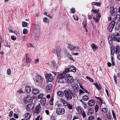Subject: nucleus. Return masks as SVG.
I'll list each match as a JSON object with an SVG mask.
<instances>
[{"label":"nucleus","instance_id":"f257e3e1","mask_svg":"<svg viewBox=\"0 0 120 120\" xmlns=\"http://www.w3.org/2000/svg\"><path fill=\"white\" fill-rule=\"evenodd\" d=\"M111 38L113 41L120 42V35L118 32H116L114 34H112Z\"/></svg>","mask_w":120,"mask_h":120},{"label":"nucleus","instance_id":"f03ea898","mask_svg":"<svg viewBox=\"0 0 120 120\" xmlns=\"http://www.w3.org/2000/svg\"><path fill=\"white\" fill-rule=\"evenodd\" d=\"M64 96L68 100H71L72 98L71 94H72L71 92L68 90H65L64 91Z\"/></svg>","mask_w":120,"mask_h":120},{"label":"nucleus","instance_id":"7ed1b4c3","mask_svg":"<svg viewBox=\"0 0 120 120\" xmlns=\"http://www.w3.org/2000/svg\"><path fill=\"white\" fill-rule=\"evenodd\" d=\"M56 112L58 115H62L65 113V110L64 108L59 106L58 105L56 109Z\"/></svg>","mask_w":120,"mask_h":120},{"label":"nucleus","instance_id":"20e7f679","mask_svg":"<svg viewBox=\"0 0 120 120\" xmlns=\"http://www.w3.org/2000/svg\"><path fill=\"white\" fill-rule=\"evenodd\" d=\"M76 109L77 112L79 114H81L83 118L86 117V114L83 109L78 106L77 107Z\"/></svg>","mask_w":120,"mask_h":120},{"label":"nucleus","instance_id":"39448f33","mask_svg":"<svg viewBox=\"0 0 120 120\" xmlns=\"http://www.w3.org/2000/svg\"><path fill=\"white\" fill-rule=\"evenodd\" d=\"M65 78L67 80V81L68 83H71L73 81V77L70 76L69 74H67L65 76Z\"/></svg>","mask_w":120,"mask_h":120},{"label":"nucleus","instance_id":"423d86ee","mask_svg":"<svg viewBox=\"0 0 120 120\" xmlns=\"http://www.w3.org/2000/svg\"><path fill=\"white\" fill-rule=\"evenodd\" d=\"M110 13L111 14V15L114 16L117 13V9L116 8H114L113 7L110 8Z\"/></svg>","mask_w":120,"mask_h":120},{"label":"nucleus","instance_id":"0eeeda50","mask_svg":"<svg viewBox=\"0 0 120 120\" xmlns=\"http://www.w3.org/2000/svg\"><path fill=\"white\" fill-rule=\"evenodd\" d=\"M24 99L26 102H31L33 101V97L31 95H27L25 96Z\"/></svg>","mask_w":120,"mask_h":120},{"label":"nucleus","instance_id":"6e6552de","mask_svg":"<svg viewBox=\"0 0 120 120\" xmlns=\"http://www.w3.org/2000/svg\"><path fill=\"white\" fill-rule=\"evenodd\" d=\"M115 22L114 21H112L108 26V30L109 32H111L115 25Z\"/></svg>","mask_w":120,"mask_h":120},{"label":"nucleus","instance_id":"1a4fd4ad","mask_svg":"<svg viewBox=\"0 0 120 120\" xmlns=\"http://www.w3.org/2000/svg\"><path fill=\"white\" fill-rule=\"evenodd\" d=\"M45 78L48 82H52L53 80V77L51 74H47L45 75Z\"/></svg>","mask_w":120,"mask_h":120},{"label":"nucleus","instance_id":"9d476101","mask_svg":"<svg viewBox=\"0 0 120 120\" xmlns=\"http://www.w3.org/2000/svg\"><path fill=\"white\" fill-rule=\"evenodd\" d=\"M41 107L40 104L37 105L34 111L35 113H38L40 112L41 110Z\"/></svg>","mask_w":120,"mask_h":120},{"label":"nucleus","instance_id":"9b49d317","mask_svg":"<svg viewBox=\"0 0 120 120\" xmlns=\"http://www.w3.org/2000/svg\"><path fill=\"white\" fill-rule=\"evenodd\" d=\"M35 80L36 82L38 83L41 82L42 81V77L39 75H37L35 78Z\"/></svg>","mask_w":120,"mask_h":120},{"label":"nucleus","instance_id":"f8f14e48","mask_svg":"<svg viewBox=\"0 0 120 120\" xmlns=\"http://www.w3.org/2000/svg\"><path fill=\"white\" fill-rule=\"evenodd\" d=\"M52 85L51 84H48L47 86L46 89V91L48 92H50L52 91Z\"/></svg>","mask_w":120,"mask_h":120},{"label":"nucleus","instance_id":"ddd939ff","mask_svg":"<svg viewBox=\"0 0 120 120\" xmlns=\"http://www.w3.org/2000/svg\"><path fill=\"white\" fill-rule=\"evenodd\" d=\"M76 68H67L64 72L65 73L69 71L75 72L76 71Z\"/></svg>","mask_w":120,"mask_h":120},{"label":"nucleus","instance_id":"4468645a","mask_svg":"<svg viewBox=\"0 0 120 120\" xmlns=\"http://www.w3.org/2000/svg\"><path fill=\"white\" fill-rule=\"evenodd\" d=\"M34 38L36 40H37L39 38V34L37 31H35L34 33Z\"/></svg>","mask_w":120,"mask_h":120},{"label":"nucleus","instance_id":"2eb2a0df","mask_svg":"<svg viewBox=\"0 0 120 120\" xmlns=\"http://www.w3.org/2000/svg\"><path fill=\"white\" fill-rule=\"evenodd\" d=\"M46 102V99L45 98H41L40 100L42 106L45 105Z\"/></svg>","mask_w":120,"mask_h":120},{"label":"nucleus","instance_id":"dca6fc26","mask_svg":"<svg viewBox=\"0 0 120 120\" xmlns=\"http://www.w3.org/2000/svg\"><path fill=\"white\" fill-rule=\"evenodd\" d=\"M33 108V104H28L26 107V109L27 110L30 111Z\"/></svg>","mask_w":120,"mask_h":120},{"label":"nucleus","instance_id":"f3484780","mask_svg":"<svg viewBox=\"0 0 120 120\" xmlns=\"http://www.w3.org/2000/svg\"><path fill=\"white\" fill-rule=\"evenodd\" d=\"M26 62L28 63H30L31 60V59L29 57V55L28 53L26 55Z\"/></svg>","mask_w":120,"mask_h":120},{"label":"nucleus","instance_id":"a211bd4d","mask_svg":"<svg viewBox=\"0 0 120 120\" xmlns=\"http://www.w3.org/2000/svg\"><path fill=\"white\" fill-rule=\"evenodd\" d=\"M60 101L64 105L67 106V102L65 99L62 98H60Z\"/></svg>","mask_w":120,"mask_h":120},{"label":"nucleus","instance_id":"6ab92c4d","mask_svg":"<svg viewBox=\"0 0 120 120\" xmlns=\"http://www.w3.org/2000/svg\"><path fill=\"white\" fill-rule=\"evenodd\" d=\"M50 67L52 68L57 67L56 64L53 61L51 62L50 64Z\"/></svg>","mask_w":120,"mask_h":120},{"label":"nucleus","instance_id":"aec40b11","mask_svg":"<svg viewBox=\"0 0 120 120\" xmlns=\"http://www.w3.org/2000/svg\"><path fill=\"white\" fill-rule=\"evenodd\" d=\"M73 88L74 90L77 92L78 91V85L76 84H74L73 85Z\"/></svg>","mask_w":120,"mask_h":120},{"label":"nucleus","instance_id":"412c9836","mask_svg":"<svg viewBox=\"0 0 120 120\" xmlns=\"http://www.w3.org/2000/svg\"><path fill=\"white\" fill-rule=\"evenodd\" d=\"M95 103V101L94 100L91 99L88 102V105L90 106L93 105Z\"/></svg>","mask_w":120,"mask_h":120},{"label":"nucleus","instance_id":"4be33fe9","mask_svg":"<svg viewBox=\"0 0 120 120\" xmlns=\"http://www.w3.org/2000/svg\"><path fill=\"white\" fill-rule=\"evenodd\" d=\"M61 52V49L60 48H58L56 50V54L57 56L59 58L60 57V53Z\"/></svg>","mask_w":120,"mask_h":120},{"label":"nucleus","instance_id":"5701e85b","mask_svg":"<svg viewBox=\"0 0 120 120\" xmlns=\"http://www.w3.org/2000/svg\"><path fill=\"white\" fill-rule=\"evenodd\" d=\"M30 115L29 113H26L24 115V118L26 119L27 120L29 119L30 118Z\"/></svg>","mask_w":120,"mask_h":120},{"label":"nucleus","instance_id":"b1692460","mask_svg":"<svg viewBox=\"0 0 120 120\" xmlns=\"http://www.w3.org/2000/svg\"><path fill=\"white\" fill-rule=\"evenodd\" d=\"M57 95L60 97H63L64 95V92H63L61 91H59L57 93Z\"/></svg>","mask_w":120,"mask_h":120},{"label":"nucleus","instance_id":"393cba45","mask_svg":"<svg viewBox=\"0 0 120 120\" xmlns=\"http://www.w3.org/2000/svg\"><path fill=\"white\" fill-rule=\"evenodd\" d=\"M39 92V90L37 89H33L32 90V93L34 94H38Z\"/></svg>","mask_w":120,"mask_h":120},{"label":"nucleus","instance_id":"a878e982","mask_svg":"<svg viewBox=\"0 0 120 120\" xmlns=\"http://www.w3.org/2000/svg\"><path fill=\"white\" fill-rule=\"evenodd\" d=\"M91 47L94 51H96V50L98 48V47L94 44H91Z\"/></svg>","mask_w":120,"mask_h":120},{"label":"nucleus","instance_id":"bb28decb","mask_svg":"<svg viewBox=\"0 0 120 120\" xmlns=\"http://www.w3.org/2000/svg\"><path fill=\"white\" fill-rule=\"evenodd\" d=\"M68 48L72 51L75 50V49H77L76 47H74L71 45H69L68 46Z\"/></svg>","mask_w":120,"mask_h":120},{"label":"nucleus","instance_id":"cd10ccee","mask_svg":"<svg viewBox=\"0 0 120 120\" xmlns=\"http://www.w3.org/2000/svg\"><path fill=\"white\" fill-rule=\"evenodd\" d=\"M93 112V109H90L88 111L87 114L88 115H90V114H92Z\"/></svg>","mask_w":120,"mask_h":120},{"label":"nucleus","instance_id":"c85d7f7f","mask_svg":"<svg viewBox=\"0 0 120 120\" xmlns=\"http://www.w3.org/2000/svg\"><path fill=\"white\" fill-rule=\"evenodd\" d=\"M116 52L115 53L116 54H117L119 53V52L120 51V47L119 46H116Z\"/></svg>","mask_w":120,"mask_h":120},{"label":"nucleus","instance_id":"c756f323","mask_svg":"<svg viewBox=\"0 0 120 120\" xmlns=\"http://www.w3.org/2000/svg\"><path fill=\"white\" fill-rule=\"evenodd\" d=\"M94 84L96 88L98 90L101 89V86L99 84H98V83H96Z\"/></svg>","mask_w":120,"mask_h":120},{"label":"nucleus","instance_id":"7c9ffc66","mask_svg":"<svg viewBox=\"0 0 120 120\" xmlns=\"http://www.w3.org/2000/svg\"><path fill=\"white\" fill-rule=\"evenodd\" d=\"M26 91L27 93H30L31 91V89L28 86H26Z\"/></svg>","mask_w":120,"mask_h":120},{"label":"nucleus","instance_id":"2f4dec72","mask_svg":"<svg viewBox=\"0 0 120 120\" xmlns=\"http://www.w3.org/2000/svg\"><path fill=\"white\" fill-rule=\"evenodd\" d=\"M111 51V54L112 55H113L114 54L115 52L114 47H112Z\"/></svg>","mask_w":120,"mask_h":120},{"label":"nucleus","instance_id":"473e14b6","mask_svg":"<svg viewBox=\"0 0 120 120\" xmlns=\"http://www.w3.org/2000/svg\"><path fill=\"white\" fill-rule=\"evenodd\" d=\"M64 72H65L62 73H61L59 74L58 75V76L60 77H61L62 78H64V77H65V74Z\"/></svg>","mask_w":120,"mask_h":120},{"label":"nucleus","instance_id":"72a5a7b5","mask_svg":"<svg viewBox=\"0 0 120 120\" xmlns=\"http://www.w3.org/2000/svg\"><path fill=\"white\" fill-rule=\"evenodd\" d=\"M57 80L59 82L61 83H63L64 82V79L62 78L59 79H57Z\"/></svg>","mask_w":120,"mask_h":120},{"label":"nucleus","instance_id":"f704fd0d","mask_svg":"<svg viewBox=\"0 0 120 120\" xmlns=\"http://www.w3.org/2000/svg\"><path fill=\"white\" fill-rule=\"evenodd\" d=\"M44 95V94H43L41 93L38 96V99H41L43 98L42 97Z\"/></svg>","mask_w":120,"mask_h":120},{"label":"nucleus","instance_id":"c9c22d12","mask_svg":"<svg viewBox=\"0 0 120 120\" xmlns=\"http://www.w3.org/2000/svg\"><path fill=\"white\" fill-rule=\"evenodd\" d=\"M83 99L85 101H87L88 99V97L86 95H85L83 97Z\"/></svg>","mask_w":120,"mask_h":120},{"label":"nucleus","instance_id":"e433bc0d","mask_svg":"<svg viewBox=\"0 0 120 120\" xmlns=\"http://www.w3.org/2000/svg\"><path fill=\"white\" fill-rule=\"evenodd\" d=\"M106 118L109 120H111V118L110 117V115L109 113L106 114Z\"/></svg>","mask_w":120,"mask_h":120},{"label":"nucleus","instance_id":"4c0bfd02","mask_svg":"<svg viewBox=\"0 0 120 120\" xmlns=\"http://www.w3.org/2000/svg\"><path fill=\"white\" fill-rule=\"evenodd\" d=\"M28 24V23L25 22H22V25L23 27H26L27 26Z\"/></svg>","mask_w":120,"mask_h":120},{"label":"nucleus","instance_id":"58836bf2","mask_svg":"<svg viewBox=\"0 0 120 120\" xmlns=\"http://www.w3.org/2000/svg\"><path fill=\"white\" fill-rule=\"evenodd\" d=\"M112 115L113 116L114 119L115 120H116V115L113 111L112 110Z\"/></svg>","mask_w":120,"mask_h":120},{"label":"nucleus","instance_id":"ea45409f","mask_svg":"<svg viewBox=\"0 0 120 120\" xmlns=\"http://www.w3.org/2000/svg\"><path fill=\"white\" fill-rule=\"evenodd\" d=\"M82 25H83V26L84 28H85V27H86V20L85 21H84L82 22Z\"/></svg>","mask_w":120,"mask_h":120},{"label":"nucleus","instance_id":"a19ab883","mask_svg":"<svg viewBox=\"0 0 120 120\" xmlns=\"http://www.w3.org/2000/svg\"><path fill=\"white\" fill-rule=\"evenodd\" d=\"M111 63L112 66L115 65V63L114 62V59L113 57H111Z\"/></svg>","mask_w":120,"mask_h":120},{"label":"nucleus","instance_id":"79ce46f5","mask_svg":"<svg viewBox=\"0 0 120 120\" xmlns=\"http://www.w3.org/2000/svg\"><path fill=\"white\" fill-rule=\"evenodd\" d=\"M80 101L83 104V106L85 109H86L87 108V105L85 103H84L82 101V100H80Z\"/></svg>","mask_w":120,"mask_h":120},{"label":"nucleus","instance_id":"37998d69","mask_svg":"<svg viewBox=\"0 0 120 120\" xmlns=\"http://www.w3.org/2000/svg\"><path fill=\"white\" fill-rule=\"evenodd\" d=\"M98 11L97 10H94L92 9L91 11V12L93 14H95V13H97Z\"/></svg>","mask_w":120,"mask_h":120},{"label":"nucleus","instance_id":"c03bdc74","mask_svg":"<svg viewBox=\"0 0 120 120\" xmlns=\"http://www.w3.org/2000/svg\"><path fill=\"white\" fill-rule=\"evenodd\" d=\"M89 120H94V117L93 116H91L89 117L88 118Z\"/></svg>","mask_w":120,"mask_h":120},{"label":"nucleus","instance_id":"a18cd8bd","mask_svg":"<svg viewBox=\"0 0 120 120\" xmlns=\"http://www.w3.org/2000/svg\"><path fill=\"white\" fill-rule=\"evenodd\" d=\"M67 106L68 107V108L70 109H72V106L70 104H68L67 103Z\"/></svg>","mask_w":120,"mask_h":120},{"label":"nucleus","instance_id":"49530a36","mask_svg":"<svg viewBox=\"0 0 120 120\" xmlns=\"http://www.w3.org/2000/svg\"><path fill=\"white\" fill-rule=\"evenodd\" d=\"M73 17L74 20H75L77 21L78 20V17L76 15H73Z\"/></svg>","mask_w":120,"mask_h":120},{"label":"nucleus","instance_id":"de8ad7c7","mask_svg":"<svg viewBox=\"0 0 120 120\" xmlns=\"http://www.w3.org/2000/svg\"><path fill=\"white\" fill-rule=\"evenodd\" d=\"M86 77L87 79H89L90 81L91 82H92L93 81V79L90 77L87 76Z\"/></svg>","mask_w":120,"mask_h":120},{"label":"nucleus","instance_id":"09e8293b","mask_svg":"<svg viewBox=\"0 0 120 120\" xmlns=\"http://www.w3.org/2000/svg\"><path fill=\"white\" fill-rule=\"evenodd\" d=\"M102 111L104 113H106L107 111V109L105 108H103L102 109Z\"/></svg>","mask_w":120,"mask_h":120},{"label":"nucleus","instance_id":"8fccbe9b","mask_svg":"<svg viewBox=\"0 0 120 120\" xmlns=\"http://www.w3.org/2000/svg\"><path fill=\"white\" fill-rule=\"evenodd\" d=\"M27 30L26 29H24L23 30V34H26L27 33Z\"/></svg>","mask_w":120,"mask_h":120},{"label":"nucleus","instance_id":"3c124183","mask_svg":"<svg viewBox=\"0 0 120 120\" xmlns=\"http://www.w3.org/2000/svg\"><path fill=\"white\" fill-rule=\"evenodd\" d=\"M96 13V15L97 17V18L99 19L100 17V16L99 15V13L98 12Z\"/></svg>","mask_w":120,"mask_h":120},{"label":"nucleus","instance_id":"603ef678","mask_svg":"<svg viewBox=\"0 0 120 120\" xmlns=\"http://www.w3.org/2000/svg\"><path fill=\"white\" fill-rule=\"evenodd\" d=\"M99 19L98 18H93V19L94 20L95 22L98 23L99 22Z\"/></svg>","mask_w":120,"mask_h":120},{"label":"nucleus","instance_id":"864d4df0","mask_svg":"<svg viewBox=\"0 0 120 120\" xmlns=\"http://www.w3.org/2000/svg\"><path fill=\"white\" fill-rule=\"evenodd\" d=\"M120 15L119 14H117V15H116V17L115 18V19H118L119 20L120 19Z\"/></svg>","mask_w":120,"mask_h":120},{"label":"nucleus","instance_id":"5fc2aeb1","mask_svg":"<svg viewBox=\"0 0 120 120\" xmlns=\"http://www.w3.org/2000/svg\"><path fill=\"white\" fill-rule=\"evenodd\" d=\"M99 108V107L97 105H96L95 107V111L97 112L98 110V109Z\"/></svg>","mask_w":120,"mask_h":120},{"label":"nucleus","instance_id":"6e6d98bb","mask_svg":"<svg viewBox=\"0 0 120 120\" xmlns=\"http://www.w3.org/2000/svg\"><path fill=\"white\" fill-rule=\"evenodd\" d=\"M11 70L10 69H8L7 70V73L9 75L11 74Z\"/></svg>","mask_w":120,"mask_h":120},{"label":"nucleus","instance_id":"4d7b16f0","mask_svg":"<svg viewBox=\"0 0 120 120\" xmlns=\"http://www.w3.org/2000/svg\"><path fill=\"white\" fill-rule=\"evenodd\" d=\"M18 114H15L14 116V117L15 118H19Z\"/></svg>","mask_w":120,"mask_h":120},{"label":"nucleus","instance_id":"13d9d810","mask_svg":"<svg viewBox=\"0 0 120 120\" xmlns=\"http://www.w3.org/2000/svg\"><path fill=\"white\" fill-rule=\"evenodd\" d=\"M11 38L12 40H15L16 39L15 37L14 36L12 35L11 37Z\"/></svg>","mask_w":120,"mask_h":120},{"label":"nucleus","instance_id":"bf43d9fd","mask_svg":"<svg viewBox=\"0 0 120 120\" xmlns=\"http://www.w3.org/2000/svg\"><path fill=\"white\" fill-rule=\"evenodd\" d=\"M45 112L47 115H49V112L48 110H45Z\"/></svg>","mask_w":120,"mask_h":120},{"label":"nucleus","instance_id":"052dcab7","mask_svg":"<svg viewBox=\"0 0 120 120\" xmlns=\"http://www.w3.org/2000/svg\"><path fill=\"white\" fill-rule=\"evenodd\" d=\"M4 46H5V47H8V48H10V47H11V46H10V45H9L8 44H5L4 45Z\"/></svg>","mask_w":120,"mask_h":120},{"label":"nucleus","instance_id":"680f3d73","mask_svg":"<svg viewBox=\"0 0 120 120\" xmlns=\"http://www.w3.org/2000/svg\"><path fill=\"white\" fill-rule=\"evenodd\" d=\"M117 57L118 59L120 60V51L119 52V53H118Z\"/></svg>","mask_w":120,"mask_h":120},{"label":"nucleus","instance_id":"e2e57ef3","mask_svg":"<svg viewBox=\"0 0 120 120\" xmlns=\"http://www.w3.org/2000/svg\"><path fill=\"white\" fill-rule=\"evenodd\" d=\"M69 58L70 59H71V60H72L74 61V60L73 59V58H72L71 56V55H70L69 56Z\"/></svg>","mask_w":120,"mask_h":120},{"label":"nucleus","instance_id":"0e129e2a","mask_svg":"<svg viewBox=\"0 0 120 120\" xmlns=\"http://www.w3.org/2000/svg\"><path fill=\"white\" fill-rule=\"evenodd\" d=\"M71 11L72 13H74L75 11V10L74 8H72L71 10Z\"/></svg>","mask_w":120,"mask_h":120},{"label":"nucleus","instance_id":"69168bd1","mask_svg":"<svg viewBox=\"0 0 120 120\" xmlns=\"http://www.w3.org/2000/svg\"><path fill=\"white\" fill-rule=\"evenodd\" d=\"M47 20V19L46 17L44 18L43 19V21L45 22H46Z\"/></svg>","mask_w":120,"mask_h":120},{"label":"nucleus","instance_id":"338daca9","mask_svg":"<svg viewBox=\"0 0 120 120\" xmlns=\"http://www.w3.org/2000/svg\"><path fill=\"white\" fill-rule=\"evenodd\" d=\"M13 112H12V111H11L10 112L9 114V116H12Z\"/></svg>","mask_w":120,"mask_h":120},{"label":"nucleus","instance_id":"774afa93","mask_svg":"<svg viewBox=\"0 0 120 120\" xmlns=\"http://www.w3.org/2000/svg\"><path fill=\"white\" fill-rule=\"evenodd\" d=\"M96 5L98 6H100V4L98 2H96Z\"/></svg>","mask_w":120,"mask_h":120}]
</instances>
